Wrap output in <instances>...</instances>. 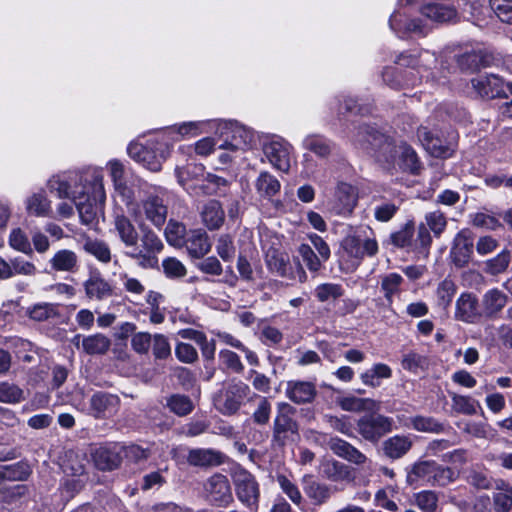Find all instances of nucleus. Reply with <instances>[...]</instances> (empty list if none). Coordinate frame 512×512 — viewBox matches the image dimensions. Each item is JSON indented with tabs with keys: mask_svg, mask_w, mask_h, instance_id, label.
Masks as SVG:
<instances>
[{
	"mask_svg": "<svg viewBox=\"0 0 512 512\" xmlns=\"http://www.w3.org/2000/svg\"><path fill=\"white\" fill-rule=\"evenodd\" d=\"M47 185L59 198L72 200L83 224L93 226L97 223L106 201L103 173L100 169L93 168L82 174L53 176Z\"/></svg>",
	"mask_w": 512,
	"mask_h": 512,
	"instance_id": "1",
	"label": "nucleus"
},
{
	"mask_svg": "<svg viewBox=\"0 0 512 512\" xmlns=\"http://www.w3.org/2000/svg\"><path fill=\"white\" fill-rule=\"evenodd\" d=\"M421 15L425 18L412 17L406 11L394 12L390 19L389 25L399 37L409 34L425 36L430 30L428 21L436 23H444L454 20L457 17L456 10L448 5L441 3H431L422 7Z\"/></svg>",
	"mask_w": 512,
	"mask_h": 512,
	"instance_id": "2",
	"label": "nucleus"
},
{
	"mask_svg": "<svg viewBox=\"0 0 512 512\" xmlns=\"http://www.w3.org/2000/svg\"><path fill=\"white\" fill-rule=\"evenodd\" d=\"M353 143L357 148L371 155L383 168L391 169L396 166L399 144L373 127L360 126Z\"/></svg>",
	"mask_w": 512,
	"mask_h": 512,
	"instance_id": "3",
	"label": "nucleus"
},
{
	"mask_svg": "<svg viewBox=\"0 0 512 512\" xmlns=\"http://www.w3.org/2000/svg\"><path fill=\"white\" fill-rule=\"evenodd\" d=\"M342 261L347 271L356 270L365 257H374L378 254L379 246L375 237L366 233L356 232L349 234L341 241Z\"/></svg>",
	"mask_w": 512,
	"mask_h": 512,
	"instance_id": "4",
	"label": "nucleus"
},
{
	"mask_svg": "<svg viewBox=\"0 0 512 512\" xmlns=\"http://www.w3.org/2000/svg\"><path fill=\"white\" fill-rule=\"evenodd\" d=\"M397 64L408 67H417L421 69V77L426 78L427 81H435L438 83H445L449 68L445 65L446 60H441L438 67V58L430 51H421L417 55L411 53L400 54L396 61Z\"/></svg>",
	"mask_w": 512,
	"mask_h": 512,
	"instance_id": "5",
	"label": "nucleus"
},
{
	"mask_svg": "<svg viewBox=\"0 0 512 512\" xmlns=\"http://www.w3.org/2000/svg\"><path fill=\"white\" fill-rule=\"evenodd\" d=\"M231 476L237 499L246 508L257 511L260 500V485L256 477L242 467L233 469Z\"/></svg>",
	"mask_w": 512,
	"mask_h": 512,
	"instance_id": "6",
	"label": "nucleus"
},
{
	"mask_svg": "<svg viewBox=\"0 0 512 512\" xmlns=\"http://www.w3.org/2000/svg\"><path fill=\"white\" fill-rule=\"evenodd\" d=\"M249 392L250 388L247 384L240 380H232L215 395L214 406L223 415H234Z\"/></svg>",
	"mask_w": 512,
	"mask_h": 512,
	"instance_id": "7",
	"label": "nucleus"
},
{
	"mask_svg": "<svg viewBox=\"0 0 512 512\" xmlns=\"http://www.w3.org/2000/svg\"><path fill=\"white\" fill-rule=\"evenodd\" d=\"M217 134L223 139L218 145L219 149L230 150L233 153L247 150L254 139L251 130L231 121L219 123Z\"/></svg>",
	"mask_w": 512,
	"mask_h": 512,
	"instance_id": "8",
	"label": "nucleus"
},
{
	"mask_svg": "<svg viewBox=\"0 0 512 512\" xmlns=\"http://www.w3.org/2000/svg\"><path fill=\"white\" fill-rule=\"evenodd\" d=\"M393 424V418L374 411L361 416L356 422V429L364 440L376 444L393 430Z\"/></svg>",
	"mask_w": 512,
	"mask_h": 512,
	"instance_id": "9",
	"label": "nucleus"
},
{
	"mask_svg": "<svg viewBox=\"0 0 512 512\" xmlns=\"http://www.w3.org/2000/svg\"><path fill=\"white\" fill-rule=\"evenodd\" d=\"M295 408L286 402L277 404V412L273 421V442L284 446L289 439L298 435V423L293 418Z\"/></svg>",
	"mask_w": 512,
	"mask_h": 512,
	"instance_id": "10",
	"label": "nucleus"
},
{
	"mask_svg": "<svg viewBox=\"0 0 512 512\" xmlns=\"http://www.w3.org/2000/svg\"><path fill=\"white\" fill-rule=\"evenodd\" d=\"M127 150L132 159L152 172L160 171L162 163L166 159L165 151L153 142H149L147 145L131 143Z\"/></svg>",
	"mask_w": 512,
	"mask_h": 512,
	"instance_id": "11",
	"label": "nucleus"
},
{
	"mask_svg": "<svg viewBox=\"0 0 512 512\" xmlns=\"http://www.w3.org/2000/svg\"><path fill=\"white\" fill-rule=\"evenodd\" d=\"M292 146L282 138H273L263 142L262 151L268 162L277 170L288 172Z\"/></svg>",
	"mask_w": 512,
	"mask_h": 512,
	"instance_id": "12",
	"label": "nucleus"
},
{
	"mask_svg": "<svg viewBox=\"0 0 512 512\" xmlns=\"http://www.w3.org/2000/svg\"><path fill=\"white\" fill-rule=\"evenodd\" d=\"M164 195L163 189H155L141 201V209L145 218L156 227H161L167 218L168 207Z\"/></svg>",
	"mask_w": 512,
	"mask_h": 512,
	"instance_id": "13",
	"label": "nucleus"
},
{
	"mask_svg": "<svg viewBox=\"0 0 512 512\" xmlns=\"http://www.w3.org/2000/svg\"><path fill=\"white\" fill-rule=\"evenodd\" d=\"M204 490L208 500L217 506H227L233 501L229 480L222 474L217 473L208 478Z\"/></svg>",
	"mask_w": 512,
	"mask_h": 512,
	"instance_id": "14",
	"label": "nucleus"
},
{
	"mask_svg": "<svg viewBox=\"0 0 512 512\" xmlns=\"http://www.w3.org/2000/svg\"><path fill=\"white\" fill-rule=\"evenodd\" d=\"M357 188L347 182H338L334 191L333 209L338 215H350L357 205Z\"/></svg>",
	"mask_w": 512,
	"mask_h": 512,
	"instance_id": "15",
	"label": "nucleus"
},
{
	"mask_svg": "<svg viewBox=\"0 0 512 512\" xmlns=\"http://www.w3.org/2000/svg\"><path fill=\"white\" fill-rule=\"evenodd\" d=\"M474 91L482 98H496L505 95V83L495 74L479 75L471 80Z\"/></svg>",
	"mask_w": 512,
	"mask_h": 512,
	"instance_id": "16",
	"label": "nucleus"
},
{
	"mask_svg": "<svg viewBox=\"0 0 512 512\" xmlns=\"http://www.w3.org/2000/svg\"><path fill=\"white\" fill-rule=\"evenodd\" d=\"M286 397L295 404L311 403L316 395L315 383L303 380H290L285 387Z\"/></svg>",
	"mask_w": 512,
	"mask_h": 512,
	"instance_id": "17",
	"label": "nucleus"
},
{
	"mask_svg": "<svg viewBox=\"0 0 512 512\" xmlns=\"http://www.w3.org/2000/svg\"><path fill=\"white\" fill-rule=\"evenodd\" d=\"M119 405V397L107 392H97L90 399V410L96 418H107L114 415L118 411Z\"/></svg>",
	"mask_w": 512,
	"mask_h": 512,
	"instance_id": "18",
	"label": "nucleus"
},
{
	"mask_svg": "<svg viewBox=\"0 0 512 512\" xmlns=\"http://www.w3.org/2000/svg\"><path fill=\"white\" fill-rule=\"evenodd\" d=\"M473 253V240L468 230H461L454 238L450 256L457 267H464Z\"/></svg>",
	"mask_w": 512,
	"mask_h": 512,
	"instance_id": "19",
	"label": "nucleus"
},
{
	"mask_svg": "<svg viewBox=\"0 0 512 512\" xmlns=\"http://www.w3.org/2000/svg\"><path fill=\"white\" fill-rule=\"evenodd\" d=\"M72 343L79 349L89 355H103L108 352L111 346V340L101 333L82 337L81 335H75L72 339Z\"/></svg>",
	"mask_w": 512,
	"mask_h": 512,
	"instance_id": "20",
	"label": "nucleus"
},
{
	"mask_svg": "<svg viewBox=\"0 0 512 512\" xmlns=\"http://www.w3.org/2000/svg\"><path fill=\"white\" fill-rule=\"evenodd\" d=\"M25 209L28 215L50 218L53 216L52 202L44 190L32 193L25 199Z\"/></svg>",
	"mask_w": 512,
	"mask_h": 512,
	"instance_id": "21",
	"label": "nucleus"
},
{
	"mask_svg": "<svg viewBox=\"0 0 512 512\" xmlns=\"http://www.w3.org/2000/svg\"><path fill=\"white\" fill-rule=\"evenodd\" d=\"M328 446L337 456L351 463L356 465H364L368 462V458L365 454L341 438H330Z\"/></svg>",
	"mask_w": 512,
	"mask_h": 512,
	"instance_id": "22",
	"label": "nucleus"
},
{
	"mask_svg": "<svg viewBox=\"0 0 512 512\" xmlns=\"http://www.w3.org/2000/svg\"><path fill=\"white\" fill-rule=\"evenodd\" d=\"M114 231L125 247H136L139 234L132 221L124 214H116L114 217Z\"/></svg>",
	"mask_w": 512,
	"mask_h": 512,
	"instance_id": "23",
	"label": "nucleus"
},
{
	"mask_svg": "<svg viewBox=\"0 0 512 512\" xmlns=\"http://www.w3.org/2000/svg\"><path fill=\"white\" fill-rule=\"evenodd\" d=\"M456 61L460 69L475 71L490 66L493 56L486 50H471L457 56Z\"/></svg>",
	"mask_w": 512,
	"mask_h": 512,
	"instance_id": "24",
	"label": "nucleus"
},
{
	"mask_svg": "<svg viewBox=\"0 0 512 512\" xmlns=\"http://www.w3.org/2000/svg\"><path fill=\"white\" fill-rule=\"evenodd\" d=\"M412 446L413 440L410 436L394 435L382 443V450L387 458L397 460L404 457L411 450Z\"/></svg>",
	"mask_w": 512,
	"mask_h": 512,
	"instance_id": "25",
	"label": "nucleus"
},
{
	"mask_svg": "<svg viewBox=\"0 0 512 512\" xmlns=\"http://www.w3.org/2000/svg\"><path fill=\"white\" fill-rule=\"evenodd\" d=\"M184 245L192 258H202L210 249L211 244L207 233L202 229L192 230L188 233Z\"/></svg>",
	"mask_w": 512,
	"mask_h": 512,
	"instance_id": "26",
	"label": "nucleus"
},
{
	"mask_svg": "<svg viewBox=\"0 0 512 512\" xmlns=\"http://www.w3.org/2000/svg\"><path fill=\"white\" fill-rule=\"evenodd\" d=\"M417 136L422 146L435 157H448L450 149L443 144L442 140L435 136L433 132L426 126H420Z\"/></svg>",
	"mask_w": 512,
	"mask_h": 512,
	"instance_id": "27",
	"label": "nucleus"
},
{
	"mask_svg": "<svg viewBox=\"0 0 512 512\" xmlns=\"http://www.w3.org/2000/svg\"><path fill=\"white\" fill-rule=\"evenodd\" d=\"M435 469L434 461H419L412 465L407 473L406 481L409 485H426L432 483V475Z\"/></svg>",
	"mask_w": 512,
	"mask_h": 512,
	"instance_id": "28",
	"label": "nucleus"
},
{
	"mask_svg": "<svg viewBox=\"0 0 512 512\" xmlns=\"http://www.w3.org/2000/svg\"><path fill=\"white\" fill-rule=\"evenodd\" d=\"M478 300L470 293H463L456 301L455 317L464 322H474L478 317Z\"/></svg>",
	"mask_w": 512,
	"mask_h": 512,
	"instance_id": "29",
	"label": "nucleus"
},
{
	"mask_svg": "<svg viewBox=\"0 0 512 512\" xmlns=\"http://www.w3.org/2000/svg\"><path fill=\"white\" fill-rule=\"evenodd\" d=\"M201 218L209 230L219 229L223 225L225 218L221 203L214 199L209 200L201 210Z\"/></svg>",
	"mask_w": 512,
	"mask_h": 512,
	"instance_id": "30",
	"label": "nucleus"
},
{
	"mask_svg": "<svg viewBox=\"0 0 512 512\" xmlns=\"http://www.w3.org/2000/svg\"><path fill=\"white\" fill-rule=\"evenodd\" d=\"M342 410L348 412H374L380 410V402L371 398L345 396L337 399Z\"/></svg>",
	"mask_w": 512,
	"mask_h": 512,
	"instance_id": "31",
	"label": "nucleus"
},
{
	"mask_svg": "<svg viewBox=\"0 0 512 512\" xmlns=\"http://www.w3.org/2000/svg\"><path fill=\"white\" fill-rule=\"evenodd\" d=\"M222 457L219 451L197 448L189 451L187 461L193 466H217L223 462Z\"/></svg>",
	"mask_w": 512,
	"mask_h": 512,
	"instance_id": "32",
	"label": "nucleus"
},
{
	"mask_svg": "<svg viewBox=\"0 0 512 512\" xmlns=\"http://www.w3.org/2000/svg\"><path fill=\"white\" fill-rule=\"evenodd\" d=\"M406 420L407 421L403 423V427L412 428L418 432L438 434L445 431V425L434 417L416 415Z\"/></svg>",
	"mask_w": 512,
	"mask_h": 512,
	"instance_id": "33",
	"label": "nucleus"
},
{
	"mask_svg": "<svg viewBox=\"0 0 512 512\" xmlns=\"http://www.w3.org/2000/svg\"><path fill=\"white\" fill-rule=\"evenodd\" d=\"M49 264L54 271L73 272L78 266V257L72 250L61 249L53 255Z\"/></svg>",
	"mask_w": 512,
	"mask_h": 512,
	"instance_id": "34",
	"label": "nucleus"
},
{
	"mask_svg": "<svg viewBox=\"0 0 512 512\" xmlns=\"http://www.w3.org/2000/svg\"><path fill=\"white\" fill-rule=\"evenodd\" d=\"M320 472L333 482L350 479V469L347 465L334 459H323L320 464Z\"/></svg>",
	"mask_w": 512,
	"mask_h": 512,
	"instance_id": "35",
	"label": "nucleus"
},
{
	"mask_svg": "<svg viewBox=\"0 0 512 512\" xmlns=\"http://www.w3.org/2000/svg\"><path fill=\"white\" fill-rule=\"evenodd\" d=\"M84 287L86 295L90 299L103 300L112 295V287L99 275L90 276L89 279L86 280Z\"/></svg>",
	"mask_w": 512,
	"mask_h": 512,
	"instance_id": "36",
	"label": "nucleus"
},
{
	"mask_svg": "<svg viewBox=\"0 0 512 512\" xmlns=\"http://www.w3.org/2000/svg\"><path fill=\"white\" fill-rule=\"evenodd\" d=\"M93 461L98 469L110 471L120 465L121 458L116 451L108 447H99L93 453Z\"/></svg>",
	"mask_w": 512,
	"mask_h": 512,
	"instance_id": "37",
	"label": "nucleus"
},
{
	"mask_svg": "<svg viewBox=\"0 0 512 512\" xmlns=\"http://www.w3.org/2000/svg\"><path fill=\"white\" fill-rule=\"evenodd\" d=\"M84 467L77 465V467H71L72 478H67L61 485L62 496L69 500L78 494L84 487L85 481L81 478L84 474Z\"/></svg>",
	"mask_w": 512,
	"mask_h": 512,
	"instance_id": "38",
	"label": "nucleus"
},
{
	"mask_svg": "<svg viewBox=\"0 0 512 512\" xmlns=\"http://www.w3.org/2000/svg\"><path fill=\"white\" fill-rule=\"evenodd\" d=\"M254 186L257 193L264 198L275 196L281 188L279 180L267 171H263L259 174L255 180Z\"/></svg>",
	"mask_w": 512,
	"mask_h": 512,
	"instance_id": "39",
	"label": "nucleus"
},
{
	"mask_svg": "<svg viewBox=\"0 0 512 512\" xmlns=\"http://www.w3.org/2000/svg\"><path fill=\"white\" fill-rule=\"evenodd\" d=\"M396 165L403 171H409L411 173H415L419 167L416 152L404 142H400L398 145Z\"/></svg>",
	"mask_w": 512,
	"mask_h": 512,
	"instance_id": "40",
	"label": "nucleus"
},
{
	"mask_svg": "<svg viewBox=\"0 0 512 512\" xmlns=\"http://www.w3.org/2000/svg\"><path fill=\"white\" fill-rule=\"evenodd\" d=\"M507 303V296L498 289L488 290L482 299L486 315L493 316L501 311Z\"/></svg>",
	"mask_w": 512,
	"mask_h": 512,
	"instance_id": "41",
	"label": "nucleus"
},
{
	"mask_svg": "<svg viewBox=\"0 0 512 512\" xmlns=\"http://www.w3.org/2000/svg\"><path fill=\"white\" fill-rule=\"evenodd\" d=\"M404 279L398 273H388L381 276L380 286L386 301L391 304L393 296L399 292Z\"/></svg>",
	"mask_w": 512,
	"mask_h": 512,
	"instance_id": "42",
	"label": "nucleus"
},
{
	"mask_svg": "<svg viewBox=\"0 0 512 512\" xmlns=\"http://www.w3.org/2000/svg\"><path fill=\"white\" fill-rule=\"evenodd\" d=\"M498 491L493 494L495 512H510L512 509V486L502 482L497 486Z\"/></svg>",
	"mask_w": 512,
	"mask_h": 512,
	"instance_id": "43",
	"label": "nucleus"
},
{
	"mask_svg": "<svg viewBox=\"0 0 512 512\" xmlns=\"http://www.w3.org/2000/svg\"><path fill=\"white\" fill-rule=\"evenodd\" d=\"M83 249L102 263H108L111 260V250L108 244L102 240L87 239Z\"/></svg>",
	"mask_w": 512,
	"mask_h": 512,
	"instance_id": "44",
	"label": "nucleus"
},
{
	"mask_svg": "<svg viewBox=\"0 0 512 512\" xmlns=\"http://www.w3.org/2000/svg\"><path fill=\"white\" fill-rule=\"evenodd\" d=\"M166 405L171 412L180 417L190 414L194 409L192 400L188 396L181 394H174L168 397Z\"/></svg>",
	"mask_w": 512,
	"mask_h": 512,
	"instance_id": "45",
	"label": "nucleus"
},
{
	"mask_svg": "<svg viewBox=\"0 0 512 512\" xmlns=\"http://www.w3.org/2000/svg\"><path fill=\"white\" fill-rule=\"evenodd\" d=\"M303 147L319 157H327L332 151L331 143L319 135H309L305 137Z\"/></svg>",
	"mask_w": 512,
	"mask_h": 512,
	"instance_id": "46",
	"label": "nucleus"
},
{
	"mask_svg": "<svg viewBox=\"0 0 512 512\" xmlns=\"http://www.w3.org/2000/svg\"><path fill=\"white\" fill-rule=\"evenodd\" d=\"M415 225L412 220L407 221L400 230L390 235L391 243L399 248L410 247L413 245V236Z\"/></svg>",
	"mask_w": 512,
	"mask_h": 512,
	"instance_id": "47",
	"label": "nucleus"
},
{
	"mask_svg": "<svg viewBox=\"0 0 512 512\" xmlns=\"http://www.w3.org/2000/svg\"><path fill=\"white\" fill-rule=\"evenodd\" d=\"M423 223L439 238L447 227V218L442 211L434 210L425 214Z\"/></svg>",
	"mask_w": 512,
	"mask_h": 512,
	"instance_id": "48",
	"label": "nucleus"
},
{
	"mask_svg": "<svg viewBox=\"0 0 512 512\" xmlns=\"http://www.w3.org/2000/svg\"><path fill=\"white\" fill-rule=\"evenodd\" d=\"M304 491L316 505H322L326 503L331 497L330 487L315 481H312L307 486H305Z\"/></svg>",
	"mask_w": 512,
	"mask_h": 512,
	"instance_id": "49",
	"label": "nucleus"
},
{
	"mask_svg": "<svg viewBox=\"0 0 512 512\" xmlns=\"http://www.w3.org/2000/svg\"><path fill=\"white\" fill-rule=\"evenodd\" d=\"M228 181L216 174L208 173L205 176L203 184L200 186L202 192L206 195L222 194L226 192Z\"/></svg>",
	"mask_w": 512,
	"mask_h": 512,
	"instance_id": "50",
	"label": "nucleus"
},
{
	"mask_svg": "<svg viewBox=\"0 0 512 512\" xmlns=\"http://www.w3.org/2000/svg\"><path fill=\"white\" fill-rule=\"evenodd\" d=\"M186 229L182 223L170 220L165 228L167 242L174 247H182L185 242Z\"/></svg>",
	"mask_w": 512,
	"mask_h": 512,
	"instance_id": "51",
	"label": "nucleus"
},
{
	"mask_svg": "<svg viewBox=\"0 0 512 512\" xmlns=\"http://www.w3.org/2000/svg\"><path fill=\"white\" fill-rule=\"evenodd\" d=\"M24 400L23 390L7 381L0 382V402L7 404H16Z\"/></svg>",
	"mask_w": 512,
	"mask_h": 512,
	"instance_id": "52",
	"label": "nucleus"
},
{
	"mask_svg": "<svg viewBox=\"0 0 512 512\" xmlns=\"http://www.w3.org/2000/svg\"><path fill=\"white\" fill-rule=\"evenodd\" d=\"M150 347L156 360H166L171 356V345L169 339L164 334H154Z\"/></svg>",
	"mask_w": 512,
	"mask_h": 512,
	"instance_id": "53",
	"label": "nucleus"
},
{
	"mask_svg": "<svg viewBox=\"0 0 512 512\" xmlns=\"http://www.w3.org/2000/svg\"><path fill=\"white\" fill-rule=\"evenodd\" d=\"M395 494L396 489L392 486H387L385 488L379 489L376 492L374 498L376 506L390 512H397L398 506L393 500Z\"/></svg>",
	"mask_w": 512,
	"mask_h": 512,
	"instance_id": "54",
	"label": "nucleus"
},
{
	"mask_svg": "<svg viewBox=\"0 0 512 512\" xmlns=\"http://www.w3.org/2000/svg\"><path fill=\"white\" fill-rule=\"evenodd\" d=\"M510 263V252L503 250L494 258L485 262V272L490 275H498L503 273Z\"/></svg>",
	"mask_w": 512,
	"mask_h": 512,
	"instance_id": "55",
	"label": "nucleus"
},
{
	"mask_svg": "<svg viewBox=\"0 0 512 512\" xmlns=\"http://www.w3.org/2000/svg\"><path fill=\"white\" fill-rule=\"evenodd\" d=\"M9 245L14 250L22 252L24 254L33 253L31 243L27 235L20 228H14L11 230L9 235Z\"/></svg>",
	"mask_w": 512,
	"mask_h": 512,
	"instance_id": "56",
	"label": "nucleus"
},
{
	"mask_svg": "<svg viewBox=\"0 0 512 512\" xmlns=\"http://www.w3.org/2000/svg\"><path fill=\"white\" fill-rule=\"evenodd\" d=\"M314 294L318 301L326 302L328 300H335L343 295V288L340 284L336 283H323L318 285Z\"/></svg>",
	"mask_w": 512,
	"mask_h": 512,
	"instance_id": "57",
	"label": "nucleus"
},
{
	"mask_svg": "<svg viewBox=\"0 0 512 512\" xmlns=\"http://www.w3.org/2000/svg\"><path fill=\"white\" fill-rule=\"evenodd\" d=\"M303 263L311 272H318L324 262L308 244H301L298 248Z\"/></svg>",
	"mask_w": 512,
	"mask_h": 512,
	"instance_id": "58",
	"label": "nucleus"
},
{
	"mask_svg": "<svg viewBox=\"0 0 512 512\" xmlns=\"http://www.w3.org/2000/svg\"><path fill=\"white\" fill-rule=\"evenodd\" d=\"M401 202L382 201L374 207V217L379 222L390 221L400 208Z\"/></svg>",
	"mask_w": 512,
	"mask_h": 512,
	"instance_id": "59",
	"label": "nucleus"
},
{
	"mask_svg": "<svg viewBox=\"0 0 512 512\" xmlns=\"http://www.w3.org/2000/svg\"><path fill=\"white\" fill-rule=\"evenodd\" d=\"M11 278L17 275L34 276L37 273V268L34 263L25 260L21 256L10 259Z\"/></svg>",
	"mask_w": 512,
	"mask_h": 512,
	"instance_id": "60",
	"label": "nucleus"
},
{
	"mask_svg": "<svg viewBox=\"0 0 512 512\" xmlns=\"http://www.w3.org/2000/svg\"><path fill=\"white\" fill-rule=\"evenodd\" d=\"M164 274L170 279L183 278L187 274L185 265L175 257H167L162 261Z\"/></svg>",
	"mask_w": 512,
	"mask_h": 512,
	"instance_id": "61",
	"label": "nucleus"
},
{
	"mask_svg": "<svg viewBox=\"0 0 512 512\" xmlns=\"http://www.w3.org/2000/svg\"><path fill=\"white\" fill-rule=\"evenodd\" d=\"M7 481H25L31 474L30 466L25 462L3 465Z\"/></svg>",
	"mask_w": 512,
	"mask_h": 512,
	"instance_id": "62",
	"label": "nucleus"
},
{
	"mask_svg": "<svg viewBox=\"0 0 512 512\" xmlns=\"http://www.w3.org/2000/svg\"><path fill=\"white\" fill-rule=\"evenodd\" d=\"M401 365L405 370L412 373H418L420 370H424L428 366V360L425 356L419 353L409 352L403 355Z\"/></svg>",
	"mask_w": 512,
	"mask_h": 512,
	"instance_id": "63",
	"label": "nucleus"
},
{
	"mask_svg": "<svg viewBox=\"0 0 512 512\" xmlns=\"http://www.w3.org/2000/svg\"><path fill=\"white\" fill-rule=\"evenodd\" d=\"M491 10L505 23H512V0H489Z\"/></svg>",
	"mask_w": 512,
	"mask_h": 512,
	"instance_id": "64",
	"label": "nucleus"
}]
</instances>
